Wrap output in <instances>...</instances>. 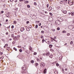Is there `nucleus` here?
<instances>
[{
	"label": "nucleus",
	"instance_id": "nucleus-21",
	"mask_svg": "<svg viewBox=\"0 0 74 74\" xmlns=\"http://www.w3.org/2000/svg\"><path fill=\"white\" fill-rule=\"evenodd\" d=\"M6 16H7V17H8V18H10V16H9L8 14H6Z\"/></svg>",
	"mask_w": 74,
	"mask_h": 74
},
{
	"label": "nucleus",
	"instance_id": "nucleus-19",
	"mask_svg": "<svg viewBox=\"0 0 74 74\" xmlns=\"http://www.w3.org/2000/svg\"><path fill=\"white\" fill-rule=\"evenodd\" d=\"M13 49L14 50H15L16 51H17V49H16V48H15V47H14L13 48Z\"/></svg>",
	"mask_w": 74,
	"mask_h": 74
},
{
	"label": "nucleus",
	"instance_id": "nucleus-59",
	"mask_svg": "<svg viewBox=\"0 0 74 74\" xmlns=\"http://www.w3.org/2000/svg\"><path fill=\"white\" fill-rule=\"evenodd\" d=\"M42 55L44 56H45V54L44 53H43L42 54Z\"/></svg>",
	"mask_w": 74,
	"mask_h": 74
},
{
	"label": "nucleus",
	"instance_id": "nucleus-28",
	"mask_svg": "<svg viewBox=\"0 0 74 74\" xmlns=\"http://www.w3.org/2000/svg\"><path fill=\"white\" fill-rule=\"evenodd\" d=\"M49 14L50 15H51V16H52L53 15V14H52L51 13H50Z\"/></svg>",
	"mask_w": 74,
	"mask_h": 74
},
{
	"label": "nucleus",
	"instance_id": "nucleus-37",
	"mask_svg": "<svg viewBox=\"0 0 74 74\" xmlns=\"http://www.w3.org/2000/svg\"><path fill=\"white\" fill-rule=\"evenodd\" d=\"M35 65L36 66H37L38 65V63H36L35 64Z\"/></svg>",
	"mask_w": 74,
	"mask_h": 74
},
{
	"label": "nucleus",
	"instance_id": "nucleus-11",
	"mask_svg": "<svg viewBox=\"0 0 74 74\" xmlns=\"http://www.w3.org/2000/svg\"><path fill=\"white\" fill-rule=\"evenodd\" d=\"M49 52H47V53H46L45 54L46 55H47V56H48L49 55Z\"/></svg>",
	"mask_w": 74,
	"mask_h": 74
},
{
	"label": "nucleus",
	"instance_id": "nucleus-49",
	"mask_svg": "<svg viewBox=\"0 0 74 74\" xmlns=\"http://www.w3.org/2000/svg\"><path fill=\"white\" fill-rule=\"evenodd\" d=\"M56 65L57 66H59V64H56Z\"/></svg>",
	"mask_w": 74,
	"mask_h": 74
},
{
	"label": "nucleus",
	"instance_id": "nucleus-32",
	"mask_svg": "<svg viewBox=\"0 0 74 74\" xmlns=\"http://www.w3.org/2000/svg\"><path fill=\"white\" fill-rule=\"evenodd\" d=\"M26 3H29V1H26L25 2Z\"/></svg>",
	"mask_w": 74,
	"mask_h": 74
},
{
	"label": "nucleus",
	"instance_id": "nucleus-14",
	"mask_svg": "<svg viewBox=\"0 0 74 74\" xmlns=\"http://www.w3.org/2000/svg\"><path fill=\"white\" fill-rule=\"evenodd\" d=\"M62 33H66V31L65 30H63L62 32Z\"/></svg>",
	"mask_w": 74,
	"mask_h": 74
},
{
	"label": "nucleus",
	"instance_id": "nucleus-46",
	"mask_svg": "<svg viewBox=\"0 0 74 74\" xmlns=\"http://www.w3.org/2000/svg\"><path fill=\"white\" fill-rule=\"evenodd\" d=\"M44 31H41L42 33H44Z\"/></svg>",
	"mask_w": 74,
	"mask_h": 74
},
{
	"label": "nucleus",
	"instance_id": "nucleus-27",
	"mask_svg": "<svg viewBox=\"0 0 74 74\" xmlns=\"http://www.w3.org/2000/svg\"><path fill=\"white\" fill-rule=\"evenodd\" d=\"M52 40H53L54 41H55V42H57V41H56V40L54 39H52Z\"/></svg>",
	"mask_w": 74,
	"mask_h": 74
},
{
	"label": "nucleus",
	"instance_id": "nucleus-63",
	"mask_svg": "<svg viewBox=\"0 0 74 74\" xmlns=\"http://www.w3.org/2000/svg\"><path fill=\"white\" fill-rule=\"evenodd\" d=\"M69 15H70L71 14V13H69Z\"/></svg>",
	"mask_w": 74,
	"mask_h": 74
},
{
	"label": "nucleus",
	"instance_id": "nucleus-1",
	"mask_svg": "<svg viewBox=\"0 0 74 74\" xmlns=\"http://www.w3.org/2000/svg\"><path fill=\"white\" fill-rule=\"evenodd\" d=\"M56 23V25H59L60 24V21L57 20L55 22Z\"/></svg>",
	"mask_w": 74,
	"mask_h": 74
},
{
	"label": "nucleus",
	"instance_id": "nucleus-24",
	"mask_svg": "<svg viewBox=\"0 0 74 74\" xmlns=\"http://www.w3.org/2000/svg\"><path fill=\"white\" fill-rule=\"evenodd\" d=\"M49 57L50 58H52V54L50 55Z\"/></svg>",
	"mask_w": 74,
	"mask_h": 74
},
{
	"label": "nucleus",
	"instance_id": "nucleus-5",
	"mask_svg": "<svg viewBox=\"0 0 74 74\" xmlns=\"http://www.w3.org/2000/svg\"><path fill=\"white\" fill-rule=\"evenodd\" d=\"M69 4L70 5H73V4H74V2L72 1Z\"/></svg>",
	"mask_w": 74,
	"mask_h": 74
},
{
	"label": "nucleus",
	"instance_id": "nucleus-53",
	"mask_svg": "<svg viewBox=\"0 0 74 74\" xmlns=\"http://www.w3.org/2000/svg\"><path fill=\"white\" fill-rule=\"evenodd\" d=\"M1 12L2 14H3V13H4V11H2Z\"/></svg>",
	"mask_w": 74,
	"mask_h": 74
},
{
	"label": "nucleus",
	"instance_id": "nucleus-34",
	"mask_svg": "<svg viewBox=\"0 0 74 74\" xmlns=\"http://www.w3.org/2000/svg\"><path fill=\"white\" fill-rule=\"evenodd\" d=\"M47 8H48V7L49 6V4H47Z\"/></svg>",
	"mask_w": 74,
	"mask_h": 74
},
{
	"label": "nucleus",
	"instance_id": "nucleus-15",
	"mask_svg": "<svg viewBox=\"0 0 74 74\" xmlns=\"http://www.w3.org/2000/svg\"><path fill=\"white\" fill-rule=\"evenodd\" d=\"M16 21H13V23H14V24H16Z\"/></svg>",
	"mask_w": 74,
	"mask_h": 74
},
{
	"label": "nucleus",
	"instance_id": "nucleus-26",
	"mask_svg": "<svg viewBox=\"0 0 74 74\" xmlns=\"http://www.w3.org/2000/svg\"><path fill=\"white\" fill-rule=\"evenodd\" d=\"M27 7L28 8H30V5H27Z\"/></svg>",
	"mask_w": 74,
	"mask_h": 74
},
{
	"label": "nucleus",
	"instance_id": "nucleus-39",
	"mask_svg": "<svg viewBox=\"0 0 74 74\" xmlns=\"http://www.w3.org/2000/svg\"><path fill=\"white\" fill-rule=\"evenodd\" d=\"M40 60V59H39L38 58L37 59V62H39V61Z\"/></svg>",
	"mask_w": 74,
	"mask_h": 74
},
{
	"label": "nucleus",
	"instance_id": "nucleus-23",
	"mask_svg": "<svg viewBox=\"0 0 74 74\" xmlns=\"http://www.w3.org/2000/svg\"><path fill=\"white\" fill-rule=\"evenodd\" d=\"M35 27L36 28V29H37V28H38V25H36L35 26Z\"/></svg>",
	"mask_w": 74,
	"mask_h": 74
},
{
	"label": "nucleus",
	"instance_id": "nucleus-35",
	"mask_svg": "<svg viewBox=\"0 0 74 74\" xmlns=\"http://www.w3.org/2000/svg\"><path fill=\"white\" fill-rule=\"evenodd\" d=\"M70 44L71 45H72L73 44V41L71 42Z\"/></svg>",
	"mask_w": 74,
	"mask_h": 74
},
{
	"label": "nucleus",
	"instance_id": "nucleus-56",
	"mask_svg": "<svg viewBox=\"0 0 74 74\" xmlns=\"http://www.w3.org/2000/svg\"><path fill=\"white\" fill-rule=\"evenodd\" d=\"M8 32H7L6 33V35H7L8 34Z\"/></svg>",
	"mask_w": 74,
	"mask_h": 74
},
{
	"label": "nucleus",
	"instance_id": "nucleus-29",
	"mask_svg": "<svg viewBox=\"0 0 74 74\" xmlns=\"http://www.w3.org/2000/svg\"><path fill=\"white\" fill-rule=\"evenodd\" d=\"M3 58H4V57L3 56H2L0 58V59H2H2H3Z\"/></svg>",
	"mask_w": 74,
	"mask_h": 74
},
{
	"label": "nucleus",
	"instance_id": "nucleus-30",
	"mask_svg": "<svg viewBox=\"0 0 74 74\" xmlns=\"http://www.w3.org/2000/svg\"><path fill=\"white\" fill-rule=\"evenodd\" d=\"M70 35V33H68L67 34V35L68 36H69V35Z\"/></svg>",
	"mask_w": 74,
	"mask_h": 74
},
{
	"label": "nucleus",
	"instance_id": "nucleus-44",
	"mask_svg": "<svg viewBox=\"0 0 74 74\" xmlns=\"http://www.w3.org/2000/svg\"><path fill=\"white\" fill-rule=\"evenodd\" d=\"M41 23H40L39 24V26H41Z\"/></svg>",
	"mask_w": 74,
	"mask_h": 74
},
{
	"label": "nucleus",
	"instance_id": "nucleus-40",
	"mask_svg": "<svg viewBox=\"0 0 74 74\" xmlns=\"http://www.w3.org/2000/svg\"><path fill=\"white\" fill-rule=\"evenodd\" d=\"M14 25H12V26L11 27V28H12V29H13V28H14Z\"/></svg>",
	"mask_w": 74,
	"mask_h": 74
},
{
	"label": "nucleus",
	"instance_id": "nucleus-62",
	"mask_svg": "<svg viewBox=\"0 0 74 74\" xmlns=\"http://www.w3.org/2000/svg\"><path fill=\"white\" fill-rule=\"evenodd\" d=\"M65 71H67V69H65Z\"/></svg>",
	"mask_w": 74,
	"mask_h": 74
},
{
	"label": "nucleus",
	"instance_id": "nucleus-12",
	"mask_svg": "<svg viewBox=\"0 0 74 74\" xmlns=\"http://www.w3.org/2000/svg\"><path fill=\"white\" fill-rule=\"evenodd\" d=\"M46 70H47V69H45L44 70L43 73H47V71H46Z\"/></svg>",
	"mask_w": 74,
	"mask_h": 74
},
{
	"label": "nucleus",
	"instance_id": "nucleus-17",
	"mask_svg": "<svg viewBox=\"0 0 74 74\" xmlns=\"http://www.w3.org/2000/svg\"><path fill=\"white\" fill-rule=\"evenodd\" d=\"M13 38L15 40H17V39L16 38V36L15 37Z\"/></svg>",
	"mask_w": 74,
	"mask_h": 74
},
{
	"label": "nucleus",
	"instance_id": "nucleus-64",
	"mask_svg": "<svg viewBox=\"0 0 74 74\" xmlns=\"http://www.w3.org/2000/svg\"><path fill=\"white\" fill-rule=\"evenodd\" d=\"M53 32H55V29L53 30Z\"/></svg>",
	"mask_w": 74,
	"mask_h": 74
},
{
	"label": "nucleus",
	"instance_id": "nucleus-6",
	"mask_svg": "<svg viewBox=\"0 0 74 74\" xmlns=\"http://www.w3.org/2000/svg\"><path fill=\"white\" fill-rule=\"evenodd\" d=\"M52 19H53V18H52V17H51L49 18V21H52Z\"/></svg>",
	"mask_w": 74,
	"mask_h": 74
},
{
	"label": "nucleus",
	"instance_id": "nucleus-52",
	"mask_svg": "<svg viewBox=\"0 0 74 74\" xmlns=\"http://www.w3.org/2000/svg\"><path fill=\"white\" fill-rule=\"evenodd\" d=\"M29 23V21H27V24H28V23Z\"/></svg>",
	"mask_w": 74,
	"mask_h": 74
},
{
	"label": "nucleus",
	"instance_id": "nucleus-42",
	"mask_svg": "<svg viewBox=\"0 0 74 74\" xmlns=\"http://www.w3.org/2000/svg\"><path fill=\"white\" fill-rule=\"evenodd\" d=\"M55 63H56V62H53V64H55Z\"/></svg>",
	"mask_w": 74,
	"mask_h": 74
},
{
	"label": "nucleus",
	"instance_id": "nucleus-2",
	"mask_svg": "<svg viewBox=\"0 0 74 74\" xmlns=\"http://www.w3.org/2000/svg\"><path fill=\"white\" fill-rule=\"evenodd\" d=\"M57 19L61 22L63 21V18L60 17H58L57 18Z\"/></svg>",
	"mask_w": 74,
	"mask_h": 74
},
{
	"label": "nucleus",
	"instance_id": "nucleus-3",
	"mask_svg": "<svg viewBox=\"0 0 74 74\" xmlns=\"http://www.w3.org/2000/svg\"><path fill=\"white\" fill-rule=\"evenodd\" d=\"M40 66L42 67H44L45 66V65H44V63L42 62L40 63Z\"/></svg>",
	"mask_w": 74,
	"mask_h": 74
},
{
	"label": "nucleus",
	"instance_id": "nucleus-58",
	"mask_svg": "<svg viewBox=\"0 0 74 74\" xmlns=\"http://www.w3.org/2000/svg\"><path fill=\"white\" fill-rule=\"evenodd\" d=\"M69 74H73V73H70Z\"/></svg>",
	"mask_w": 74,
	"mask_h": 74
},
{
	"label": "nucleus",
	"instance_id": "nucleus-55",
	"mask_svg": "<svg viewBox=\"0 0 74 74\" xmlns=\"http://www.w3.org/2000/svg\"><path fill=\"white\" fill-rule=\"evenodd\" d=\"M60 4H63V2H62V3H61V2H60Z\"/></svg>",
	"mask_w": 74,
	"mask_h": 74
},
{
	"label": "nucleus",
	"instance_id": "nucleus-47",
	"mask_svg": "<svg viewBox=\"0 0 74 74\" xmlns=\"http://www.w3.org/2000/svg\"><path fill=\"white\" fill-rule=\"evenodd\" d=\"M10 1H11V2H12L14 1V0H10Z\"/></svg>",
	"mask_w": 74,
	"mask_h": 74
},
{
	"label": "nucleus",
	"instance_id": "nucleus-10",
	"mask_svg": "<svg viewBox=\"0 0 74 74\" xmlns=\"http://www.w3.org/2000/svg\"><path fill=\"white\" fill-rule=\"evenodd\" d=\"M71 15L72 16H74V12H71Z\"/></svg>",
	"mask_w": 74,
	"mask_h": 74
},
{
	"label": "nucleus",
	"instance_id": "nucleus-57",
	"mask_svg": "<svg viewBox=\"0 0 74 74\" xmlns=\"http://www.w3.org/2000/svg\"><path fill=\"white\" fill-rule=\"evenodd\" d=\"M67 45V43H66L64 44V45Z\"/></svg>",
	"mask_w": 74,
	"mask_h": 74
},
{
	"label": "nucleus",
	"instance_id": "nucleus-43",
	"mask_svg": "<svg viewBox=\"0 0 74 74\" xmlns=\"http://www.w3.org/2000/svg\"><path fill=\"white\" fill-rule=\"evenodd\" d=\"M39 22H40V21H36V23H39Z\"/></svg>",
	"mask_w": 74,
	"mask_h": 74
},
{
	"label": "nucleus",
	"instance_id": "nucleus-7",
	"mask_svg": "<svg viewBox=\"0 0 74 74\" xmlns=\"http://www.w3.org/2000/svg\"><path fill=\"white\" fill-rule=\"evenodd\" d=\"M20 30L21 32H23V30H24V28L23 27L21 28L20 29Z\"/></svg>",
	"mask_w": 74,
	"mask_h": 74
},
{
	"label": "nucleus",
	"instance_id": "nucleus-41",
	"mask_svg": "<svg viewBox=\"0 0 74 74\" xmlns=\"http://www.w3.org/2000/svg\"><path fill=\"white\" fill-rule=\"evenodd\" d=\"M56 36H55L53 38H52V39H54V40H55V39H56Z\"/></svg>",
	"mask_w": 74,
	"mask_h": 74
},
{
	"label": "nucleus",
	"instance_id": "nucleus-36",
	"mask_svg": "<svg viewBox=\"0 0 74 74\" xmlns=\"http://www.w3.org/2000/svg\"><path fill=\"white\" fill-rule=\"evenodd\" d=\"M36 54H37V53L36 52H35L34 53V55H36Z\"/></svg>",
	"mask_w": 74,
	"mask_h": 74
},
{
	"label": "nucleus",
	"instance_id": "nucleus-4",
	"mask_svg": "<svg viewBox=\"0 0 74 74\" xmlns=\"http://www.w3.org/2000/svg\"><path fill=\"white\" fill-rule=\"evenodd\" d=\"M20 35H18L16 36V38L17 39V40H18L19 39V37H20Z\"/></svg>",
	"mask_w": 74,
	"mask_h": 74
},
{
	"label": "nucleus",
	"instance_id": "nucleus-51",
	"mask_svg": "<svg viewBox=\"0 0 74 74\" xmlns=\"http://www.w3.org/2000/svg\"><path fill=\"white\" fill-rule=\"evenodd\" d=\"M10 25L9 27H7V28H8V29H10Z\"/></svg>",
	"mask_w": 74,
	"mask_h": 74
},
{
	"label": "nucleus",
	"instance_id": "nucleus-13",
	"mask_svg": "<svg viewBox=\"0 0 74 74\" xmlns=\"http://www.w3.org/2000/svg\"><path fill=\"white\" fill-rule=\"evenodd\" d=\"M54 73L55 74H58V71H56L54 72Z\"/></svg>",
	"mask_w": 74,
	"mask_h": 74
},
{
	"label": "nucleus",
	"instance_id": "nucleus-18",
	"mask_svg": "<svg viewBox=\"0 0 74 74\" xmlns=\"http://www.w3.org/2000/svg\"><path fill=\"white\" fill-rule=\"evenodd\" d=\"M52 45H49V48H52Z\"/></svg>",
	"mask_w": 74,
	"mask_h": 74
},
{
	"label": "nucleus",
	"instance_id": "nucleus-48",
	"mask_svg": "<svg viewBox=\"0 0 74 74\" xmlns=\"http://www.w3.org/2000/svg\"><path fill=\"white\" fill-rule=\"evenodd\" d=\"M20 1H23L24 0H19Z\"/></svg>",
	"mask_w": 74,
	"mask_h": 74
},
{
	"label": "nucleus",
	"instance_id": "nucleus-20",
	"mask_svg": "<svg viewBox=\"0 0 74 74\" xmlns=\"http://www.w3.org/2000/svg\"><path fill=\"white\" fill-rule=\"evenodd\" d=\"M34 62V60H31V63H33Z\"/></svg>",
	"mask_w": 74,
	"mask_h": 74
},
{
	"label": "nucleus",
	"instance_id": "nucleus-8",
	"mask_svg": "<svg viewBox=\"0 0 74 74\" xmlns=\"http://www.w3.org/2000/svg\"><path fill=\"white\" fill-rule=\"evenodd\" d=\"M52 7H51V6L49 8V9L48 10V11H51V10H52Z\"/></svg>",
	"mask_w": 74,
	"mask_h": 74
},
{
	"label": "nucleus",
	"instance_id": "nucleus-16",
	"mask_svg": "<svg viewBox=\"0 0 74 74\" xmlns=\"http://www.w3.org/2000/svg\"><path fill=\"white\" fill-rule=\"evenodd\" d=\"M63 12L64 14H66L67 13V11H63Z\"/></svg>",
	"mask_w": 74,
	"mask_h": 74
},
{
	"label": "nucleus",
	"instance_id": "nucleus-25",
	"mask_svg": "<svg viewBox=\"0 0 74 74\" xmlns=\"http://www.w3.org/2000/svg\"><path fill=\"white\" fill-rule=\"evenodd\" d=\"M19 51L20 52H22V49H20L19 50Z\"/></svg>",
	"mask_w": 74,
	"mask_h": 74
},
{
	"label": "nucleus",
	"instance_id": "nucleus-54",
	"mask_svg": "<svg viewBox=\"0 0 74 74\" xmlns=\"http://www.w3.org/2000/svg\"><path fill=\"white\" fill-rule=\"evenodd\" d=\"M45 41V40H44V39L42 40V41L44 42Z\"/></svg>",
	"mask_w": 74,
	"mask_h": 74
},
{
	"label": "nucleus",
	"instance_id": "nucleus-33",
	"mask_svg": "<svg viewBox=\"0 0 74 74\" xmlns=\"http://www.w3.org/2000/svg\"><path fill=\"white\" fill-rule=\"evenodd\" d=\"M57 30H60V28L59 27H58L57 28Z\"/></svg>",
	"mask_w": 74,
	"mask_h": 74
},
{
	"label": "nucleus",
	"instance_id": "nucleus-61",
	"mask_svg": "<svg viewBox=\"0 0 74 74\" xmlns=\"http://www.w3.org/2000/svg\"><path fill=\"white\" fill-rule=\"evenodd\" d=\"M3 52H1V55H3Z\"/></svg>",
	"mask_w": 74,
	"mask_h": 74
},
{
	"label": "nucleus",
	"instance_id": "nucleus-38",
	"mask_svg": "<svg viewBox=\"0 0 74 74\" xmlns=\"http://www.w3.org/2000/svg\"><path fill=\"white\" fill-rule=\"evenodd\" d=\"M12 37H14V34H12Z\"/></svg>",
	"mask_w": 74,
	"mask_h": 74
},
{
	"label": "nucleus",
	"instance_id": "nucleus-31",
	"mask_svg": "<svg viewBox=\"0 0 74 74\" xmlns=\"http://www.w3.org/2000/svg\"><path fill=\"white\" fill-rule=\"evenodd\" d=\"M34 4L35 5H37V4L36 2H34Z\"/></svg>",
	"mask_w": 74,
	"mask_h": 74
},
{
	"label": "nucleus",
	"instance_id": "nucleus-22",
	"mask_svg": "<svg viewBox=\"0 0 74 74\" xmlns=\"http://www.w3.org/2000/svg\"><path fill=\"white\" fill-rule=\"evenodd\" d=\"M32 26L31 25H29V28H30V29L32 28Z\"/></svg>",
	"mask_w": 74,
	"mask_h": 74
},
{
	"label": "nucleus",
	"instance_id": "nucleus-50",
	"mask_svg": "<svg viewBox=\"0 0 74 74\" xmlns=\"http://www.w3.org/2000/svg\"><path fill=\"white\" fill-rule=\"evenodd\" d=\"M5 46H6V47H7L8 46V44H7L5 45Z\"/></svg>",
	"mask_w": 74,
	"mask_h": 74
},
{
	"label": "nucleus",
	"instance_id": "nucleus-45",
	"mask_svg": "<svg viewBox=\"0 0 74 74\" xmlns=\"http://www.w3.org/2000/svg\"><path fill=\"white\" fill-rule=\"evenodd\" d=\"M8 20L7 19L6 20V22H8Z\"/></svg>",
	"mask_w": 74,
	"mask_h": 74
},
{
	"label": "nucleus",
	"instance_id": "nucleus-60",
	"mask_svg": "<svg viewBox=\"0 0 74 74\" xmlns=\"http://www.w3.org/2000/svg\"><path fill=\"white\" fill-rule=\"evenodd\" d=\"M12 40V39L11 38H10V39H9L10 41H11Z\"/></svg>",
	"mask_w": 74,
	"mask_h": 74
},
{
	"label": "nucleus",
	"instance_id": "nucleus-9",
	"mask_svg": "<svg viewBox=\"0 0 74 74\" xmlns=\"http://www.w3.org/2000/svg\"><path fill=\"white\" fill-rule=\"evenodd\" d=\"M22 69L23 70L25 71V70H26V67H24V68H22Z\"/></svg>",
	"mask_w": 74,
	"mask_h": 74
}]
</instances>
